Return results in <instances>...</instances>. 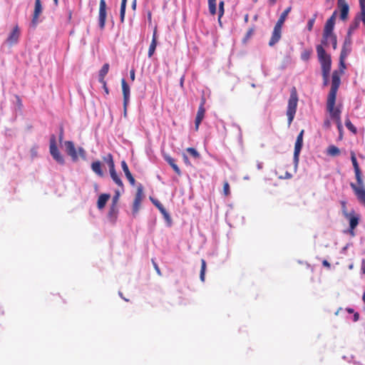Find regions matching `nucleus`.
Listing matches in <instances>:
<instances>
[{"label":"nucleus","instance_id":"f257e3e1","mask_svg":"<svg viewBox=\"0 0 365 365\" xmlns=\"http://www.w3.org/2000/svg\"><path fill=\"white\" fill-rule=\"evenodd\" d=\"M340 73L339 71H334L331 76V86L330 91L327 96V110L329 113L331 120H334L339 129L341 127V109L336 107V98L338 89L341 83Z\"/></svg>","mask_w":365,"mask_h":365},{"label":"nucleus","instance_id":"f03ea898","mask_svg":"<svg viewBox=\"0 0 365 365\" xmlns=\"http://www.w3.org/2000/svg\"><path fill=\"white\" fill-rule=\"evenodd\" d=\"M316 49L318 58L322 66L323 78H327V77L329 76L331 71V57L326 53L324 47L322 45H317Z\"/></svg>","mask_w":365,"mask_h":365},{"label":"nucleus","instance_id":"7ed1b4c3","mask_svg":"<svg viewBox=\"0 0 365 365\" xmlns=\"http://www.w3.org/2000/svg\"><path fill=\"white\" fill-rule=\"evenodd\" d=\"M298 104V95L297 90L293 87L290 91L289 98L288 100L287 108V115L288 118V125H290L294 118Z\"/></svg>","mask_w":365,"mask_h":365},{"label":"nucleus","instance_id":"20e7f679","mask_svg":"<svg viewBox=\"0 0 365 365\" xmlns=\"http://www.w3.org/2000/svg\"><path fill=\"white\" fill-rule=\"evenodd\" d=\"M49 150L53 158L60 165H63L65 163L63 155L59 152L57 145L56 139L55 135H51L50 138Z\"/></svg>","mask_w":365,"mask_h":365},{"label":"nucleus","instance_id":"39448f33","mask_svg":"<svg viewBox=\"0 0 365 365\" xmlns=\"http://www.w3.org/2000/svg\"><path fill=\"white\" fill-rule=\"evenodd\" d=\"M284 21H285L281 18H279L277 20L269 42V45L270 46H273L280 40L282 35V28Z\"/></svg>","mask_w":365,"mask_h":365},{"label":"nucleus","instance_id":"423d86ee","mask_svg":"<svg viewBox=\"0 0 365 365\" xmlns=\"http://www.w3.org/2000/svg\"><path fill=\"white\" fill-rule=\"evenodd\" d=\"M303 135H304V130H302L299 135L297 137V140L294 145V156H293V160L295 164V166H297L299 160V154L301 152V150L302 148L303 145Z\"/></svg>","mask_w":365,"mask_h":365},{"label":"nucleus","instance_id":"0eeeda50","mask_svg":"<svg viewBox=\"0 0 365 365\" xmlns=\"http://www.w3.org/2000/svg\"><path fill=\"white\" fill-rule=\"evenodd\" d=\"M143 198V187L141 185H140L137 188V192L134 198L133 205V215L135 217L140 207V204Z\"/></svg>","mask_w":365,"mask_h":365},{"label":"nucleus","instance_id":"6e6552de","mask_svg":"<svg viewBox=\"0 0 365 365\" xmlns=\"http://www.w3.org/2000/svg\"><path fill=\"white\" fill-rule=\"evenodd\" d=\"M106 16V2L105 0H101L99 5L98 25L101 29H103L105 27Z\"/></svg>","mask_w":365,"mask_h":365},{"label":"nucleus","instance_id":"1a4fd4ad","mask_svg":"<svg viewBox=\"0 0 365 365\" xmlns=\"http://www.w3.org/2000/svg\"><path fill=\"white\" fill-rule=\"evenodd\" d=\"M20 29L18 25H16L13 28L11 31L9 33L6 38V43L10 46H13L18 43L20 37Z\"/></svg>","mask_w":365,"mask_h":365},{"label":"nucleus","instance_id":"9d476101","mask_svg":"<svg viewBox=\"0 0 365 365\" xmlns=\"http://www.w3.org/2000/svg\"><path fill=\"white\" fill-rule=\"evenodd\" d=\"M42 10L43 9L41 0H35L34 11L31 22V26H32L34 29L36 28L38 23V16L41 14Z\"/></svg>","mask_w":365,"mask_h":365},{"label":"nucleus","instance_id":"9b49d317","mask_svg":"<svg viewBox=\"0 0 365 365\" xmlns=\"http://www.w3.org/2000/svg\"><path fill=\"white\" fill-rule=\"evenodd\" d=\"M337 8L340 12V19L342 21L346 20L348 17L349 11V6L346 0H338Z\"/></svg>","mask_w":365,"mask_h":365},{"label":"nucleus","instance_id":"f8f14e48","mask_svg":"<svg viewBox=\"0 0 365 365\" xmlns=\"http://www.w3.org/2000/svg\"><path fill=\"white\" fill-rule=\"evenodd\" d=\"M205 101L204 98L202 99L201 103L198 108L197 115L195 120V130L199 129V126L205 117V109L204 108Z\"/></svg>","mask_w":365,"mask_h":365},{"label":"nucleus","instance_id":"ddd939ff","mask_svg":"<svg viewBox=\"0 0 365 365\" xmlns=\"http://www.w3.org/2000/svg\"><path fill=\"white\" fill-rule=\"evenodd\" d=\"M122 90L123 95V107L125 113H126L127 106L130 100V87L126 83L125 80L123 78L121 80Z\"/></svg>","mask_w":365,"mask_h":365},{"label":"nucleus","instance_id":"4468645a","mask_svg":"<svg viewBox=\"0 0 365 365\" xmlns=\"http://www.w3.org/2000/svg\"><path fill=\"white\" fill-rule=\"evenodd\" d=\"M352 40L350 36H346L344 41L340 56L342 58H346L351 51Z\"/></svg>","mask_w":365,"mask_h":365},{"label":"nucleus","instance_id":"2eb2a0df","mask_svg":"<svg viewBox=\"0 0 365 365\" xmlns=\"http://www.w3.org/2000/svg\"><path fill=\"white\" fill-rule=\"evenodd\" d=\"M64 146L66 152L70 155L73 161L77 160L78 154L74 143L71 140L65 141Z\"/></svg>","mask_w":365,"mask_h":365},{"label":"nucleus","instance_id":"dca6fc26","mask_svg":"<svg viewBox=\"0 0 365 365\" xmlns=\"http://www.w3.org/2000/svg\"><path fill=\"white\" fill-rule=\"evenodd\" d=\"M337 13H338V11L335 10L333 12L332 15L327 21L325 26H324V31L326 32V34H333V30L334 28L335 20H336V16Z\"/></svg>","mask_w":365,"mask_h":365},{"label":"nucleus","instance_id":"f3484780","mask_svg":"<svg viewBox=\"0 0 365 365\" xmlns=\"http://www.w3.org/2000/svg\"><path fill=\"white\" fill-rule=\"evenodd\" d=\"M345 218L349 222V228L355 229L359 224L360 216L352 210Z\"/></svg>","mask_w":365,"mask_h":365},{"label":"nucleus","instance_id":"a211bd4d","mask_svg":"<svg viewBox=\"0 0 365 365\" xmlns=\"http://www.w3.org/2000/svg\"><path fill=\"white\" fill-rule=\"evenodd\" d=\"M121 167H122L123 171L125 173V177L128 180V181L130 183V185H134L135 183V178H133V176L130 173V172L129 170V168H128V165H127V163H126V162L125 160L121 161Z\"/></svg>","mask_w":365,"mask_h":365},{"label":"nucleus","instance_id":"6ab92c4d","mask_svg":"<svg viewBox=\"0 0 365 365\" xmlns=\"http://www.w3.org/2000/svg\"><path fill=\"white\" fill-rule=\"evenodd\" d=\"M163 158L171 166L178 175H181V170L175 163L174 158L167 154L163 155Z\"/></svg>","mask_w":365,"mask_h":365},{"label":"nucleus","instance_id":"aec40b11","mask_svg":"<svg viewBox=\"0 0 365 365\" xmlns=\"http://www.w3.org/2000/svg\"><path fill=\"white\" fill-rule=\"evenodd\" d=\"M157 46V30L156 29L153 31V38L151 43L149 46L148 56L149 58L152 57L155 53Z\"/></svg>","mask_w":365,"mask_h":365},{"label":"nucleus","instance_id":"412c9836","mask_svg":"<svg viewBox=\"0 0 365 365\" xmlns=\"http://www.w3.org/2000/svg\"><path fill=\"white\" fill-rule=\"evenodd\" d=\"M359 25L360 19L356 17L354 20L350 24L346 36H350L351 38V36L354 33V31L359 29Z\"/></svg>","mask_w":365,"mask_h":365},{"label":"nucleus","instance_id":"4be33fe9","mask_svg":"<svg viewBox=\"0 0 365 365\" xmlns=\"http://www.w3.org/2000/svg\"><path fill=\"white\" fill-rule=\"evenodd\" d=\"M110 195L109 194H106V193H104V194H101L99 197H98V202H97V207L99 210H102L107 201L109 200Z\"/></svg>","mask_w":365,"mask_h":365},{"label":"nucleus","instance_id":"5701e85b","mask_svg":"<svg viewBox=\"0 0 365 365\" xmlns=\"http://www.w3.org/2000/svg\"><path fill=\"white\" fill-rule=\"evenodd\" d=\"M91 169L97 175L100 177L103 176V172L101 169V163L98 160L94 161L91 164Z\"/></svg>","mask_w":365,"mask_h":365},{"label":"nucleus","instance_id":"b1692460","mask_svg":"<svg viewBox=\"0 0 365 365\" xmlns=\"http://www.w3.org/2000/svg\"><path fill=\"white\" fill-rule=\"evenodd\" d=\"M110 171V177L112 178V180H113V182L119 187H120L122 189H123V183L121 180V179L120 178V177L118 175L116 171H115V169H113V170H109Z\"/></svg>","mask_w":365,"mask_h":365},{"label":"nucleus","instance_id":"393cba45","mask_svg":"<svg viewBox=\"0 0 365 365\" xmlns=\"http://www.w3.org/2000/svg\"><path fill=\"white\" fill-rule=\"evenodd\" d=\"M109 71V64L105 63L101 70L99 71L98 73V81L102 82V81H104L105 76L107 75L108 72Z\"/></svg>","mask_w":365,"mask_h":365},{"label":"nucleus","instance_id":"a878e982","mask_svg":"<svg viewBox=\"0 0 365 365\" xmlns=\"http://www.w3.org/2000/svg\"><path fill=\"white\" fill-rule=\"evenodd\" d=\"M105 163L108 165L109 170L115 169V164L113 161V155L110 153L107 154L103 158Z\"/></svg>","mask_w":365,"mask_h":365},{"label":"nucleus","instance_id":"bb28decb","mask_svg":"<svg viewBox=\"0 0 365 365\" xmlns=\"http://www.w3.org/2000/svg\"><path fill=\"white\" fill-rule=\"evenodd\" d=\"M327 154L330 156H337L340 154V150L334 145H331L327 148Z\"/></svg>","mask_w":365,"mask_h":365},{"label":"nucleus","instance_id":"cd10ccee","mask_svg":"<svg viewBox=\"0 0 365 365\" xmlns=\"http://www.w3.org/2000/svg\"><path fill=\"white\" fill-rule=\"evenodd\" d=\"M208 9L211 15L217 14V0H208Z\"/></svg>","mask_w":365,"mask_h":365},{"label":"nucleus","instance_id":"c85d7f7f","mask_svg":"<svg viewBox=\"0 0 365 365\" xmlns=\"http://www.w3.org/2000/svg\"><path fill=\"white\" fill-rule=\"evenodd\" d=\"M333 34H326V32L323 31V36L322 39V46H328L329 43L331 41V36Z\"/></svg>","mask_w":365,"mask_h":365},{"label":"nucleus","instance_id":"c756f323","mask_svg":"<svg viewBox=\"0 0 365 365\" xmlns=\"http://www.w3.org/2000/svg\"><path fill=\"white\" fill-rule=\"evenodd\" d=\"M201 269L200 274V278L202 282L205 281V269H206V262L205 259H201Z\"/></svg>","mask_w":365,"mask_h":365},{"label":"nucleus","instance_id":"7c9ffc66","mask_svg":"<svg viewBox=\"0 0 365 365\" xmlns=\"http://www.w3.org/2000/svg\"><path fill=\"white\" fill-rule=\"evenodd\" d=\"M126 3H127V1H121L120 10V19L121 22L124 21Z\"/></svg>","mask_w":365,"mask_h":365},{"label":"nucleus","instance_id":"2f4dec72","mask_svg":"<svg viewBox=\"0 0 365 365\" xmlns=\"http://www.w3.org/2000/svg\"><path fill=\"white\" fill-rule=\"evenodd\" d=\"M117 213H118V208H117L116 205L112 204V205L110 207L109 212H108L109 217H113L115 220L117 217Z\"/></svg>","mask_w":365,"mask_h":365},{"label":"nucleus","instance_id":"473e14b6","mask_svg":"<svg viewBox=\"0 0 365 365\" xmlns=\"http://www.w3.org/2000/svg\"><path fill=\"white\" fill-rule=\"evenodd\" d=\"M311 54H312V50H310V49L304 50L301 54L302 60L304 61H307L309 59Z\"/></svg>","mask_w":365,"mask_h":365},{"label":"nucleus","instance_id":"72a5a7b5","mask_svg":"<svg viewBox=\"0 0 365 365\" xmlns=\"http://www.w3.org/2000/svg\"><path fill=\"white\" fill-rule=\"evenodd\" d=\"M224 5H225L224 1H220L219 2V6H218V20H219V21H220V19L222 17V16L224 15V13H225Z\"/></svg>","mask_w":365,"mask_h":365},{"label":"nucleus","instance_id":"f704fd0d","mask_svg":"<svg viewBox=\"0 0 365 365\" xmlns=\"http://www.w3.org/2000/svg\"><path fill=\"white\" fill-rule=\"evenodd\" d=\"M351 160L354 170L360 169L354 152H351Z\"/></svg>","mask_w":365,"mask_h":365},{"label":"nucleus","instance_id":"c9c22d12","mask_svg":"<svg viewBox=\"0 0 365 365\" xmlns=\"http://www.w3.org/2000/svg\"><path fill=\"white\" fill-rule=\"evenodd\" d=\"M186 151L189 153L194 158H199L200 155L195 148H187Z\"/></svg>","mask_w":365,"mask_h":365},{"label":"nucleus","instance_id":"e433bc0d","mask_svg":"<svg viewBox=\"0 0 365 365\" xmlns=\"http://www.w3.org/2000/svg\"><path fill=\"white\" fill-rule=\"evenodd\" d=\"M160 213L163 215L164 219L168 222L169 225H171L172 220L170 216V214L168 212V211L165 210V208L163 210H161Z\"/></svg>","mask_w":365,"mask_h":365},{"label":"nucleus","instance_id":"4c0bfd02","mask_svg":"<svg viewBox=\"0 0 365 365\" xmlns=\"http://www.w3.org/2000/svg\"><path fill=\"white\" fill-rule=\"evenodd\" d=\"M345 125L347 128V129L349 130L350 131H351L353 133H356V127L351 123V122L350 121L349 119H347L345 121Z\"/></svg>","mask_w":365,"mask_h":365},{"label":"nucleus","instance_id":"58836bf2","mask_svg":"<svg viewBox=\"0 0 365 365\" xmlns=\"http://www.w3.org/2000/svg\"><path fill=\"white\" fill-rule=\"evenodd\" d=\"M316 18H317V14H315L314 15V16L308 21L307 24V29L308 31H311L312 30Z\"/></svg>","mask_w":365,"mask_h":365},{"label":"nucleus","instance_id":"ea45409f","mask_svg":"<svg viewBox=\"0 0 365 365\" xmlns=\"http://www.w3.org/2000/svg\"><path fill=\"white\" fill-rule=\"evenodd\" d=\"M346 58H342V56H340L339 57V68H340V74L344 73V71L346 68V65L344 63V61Z\"/></svg>","mask_w":365,"mask_h":365},{"label":"nucleus","instance_id":"a19ab883","mask_svg":"<svg viewBox=\"0 0 365 365\" xmlns=\"http://www.w3.org/2000/svg\"><path fill=\"white\" fill-rule=\"evenodd\" d=\"M150 200L160 212L165 209L163 205L158 200L150 197Z\"/></svg>","mask_w":365,"mask_h":365},{"label":"nucleus","instance_id":"79ce46f5","mask_svg":"<svg viewBox=\"0 0 365 365\" xmlns=\"http://www.w3.org/2000/svg\"><path fill=\"white\" fill-rule=\"evenodd\" d=\"M292 10V6L287 7L280 15L279 18L282 19L283 20H286L288 14Z\"/></svg>","mask_w":365,"mask_h":365},{"label":"nucleus","instance_id":"37998d69","mask_svg":"<svg viewBox=\"0 0 365 365\" xmlns=\"http://www.w3.org/2000/svg\"><path fill=\"white\" fill-rule=\"evenodd\" d=\"M341 205L342 213L345 217L347 215L349 214V212L346 210V202L345 201H341Z\"/></svg>","mask_w":365,"mask_h":365},{"label":"nucleus","instance_id":"c03bdc74","mask_svg":"<svg viewBox=\"0 0 365 365\" xmlns=\"http://www.w3.org/2000/svg\"><path fill=\"white\" fill-rule=\"evenodd\" d=\"M361 7V17H365V4L364 1L359 0Z\"/></svg>","mask_w":365,"mask_h":365},{"label":"nucleus","instance_id":"a18cd8bd","mask_svg":"<svg viewBox=\"0 0 365 365\" xmlns=\"http://www.w3.org/2000/svg\"><path fill=\"white\" fill-rule=\"evenodd\" d=\"M233 126H235V127H236L237 128L238 132H239V133H238V139H239V141L240 143H242V130H241L240 126L238 125H236V124H233Z\"/></svg>","mask_w":365,"mask_h":365},{"label":"nucleus","instance_id":"49530a36","mask_svg":"<svg viewBox=\"0 0 365 365\" xmlns=\"http://www.w3.org/2000/svg\"><path fill=\"white\" fill-rule=\"evenodd\" d=\"M330 43H331L333 48L336 49V45H337V40H336V36L334 34H333V35L331 36Z\"/></svg>","mask_w":365,"mask_h":365},{"label":"nucleus","instance_id":"de8ad7c7","mask_svg":"<svg viewBox=\"0 0 365 365\" xmlns=\"http://www.w3.org/2000/svg\"><path fill=\"white\" fill-rule=\"evenodd\" d=\"M223 190H224V192H225V195H229L230 193V185H229V183L228 182H225L224 184V186H223Z\"/></svg>","mask_w":365,"mask_h":365},{"label":"nucleus","instance_id":"09e8293b","mask_svg":"<svg viewBox=\"0 0 365 365\" xmlns=\"http://www.w3.org/2000/svg\"><path fill=\"white\" fill-rule=\"evenodd\" d=\"M100 83H101L102 84V86H103V90H104V91H105V93H106V95H108V94L109 93V90H108V87H107L106 81L104 80V81H102V82H100Z\"/></svg>","mask_w":365,"mask_h":365},{"label":"nucleus","instance_id":"8fccbe9b","mask_svg":"<svg viewBox=\"0 0 365 365\" xmlns=\"http://www.w3.org/2000/svg\"><path fill=\"white\" fill-rule=\"evenodd\" d=\"M119 196H120L119 192L116 191L115 195L113 197V203L112 204H115V205L117 204L118 199H119Z\"/></svg>","mask_w":365,"mask_h":365},{"label":"nucleus","instance_id":"3c124183","mask_svg":"<svg viewBox=\"0 0 365 365\" xmlns=\"http://www.w3.org/2000/svg\"><path fill=\"white\" fill-rule=\"evenodd\" d=\"M78 153H79V155H80L81 157L85 158V156H86V152H85L84 149H83V148L80 147V148H78Z\"/></svg>","mask_w":365,"mask_h":365},{"label":"nucleus","instance_id":"603ef678","mask_svg":"<svg viewBox=\"0 0 365 365\" xmlns=\"http://www.w3.org/2000/svg\"><path fill=\"white\" fill-rule=\"evenodd\" d=\"M31 153L32 158L36 157V155H37V150H36V148H32L31 149Z\"/></svg>","mask_w":365,"mask_h":365},{"label":"nucleus","instance_id":"864d4df0","mask_svg":"<svg viewBox=\"0 0 365 365\" xmlns=\"http://www.w3.org/2000/svg\"><path fill=\"white\" fill-rule=\"evenodd\" d=\"M183 160L186 165H190V161L187 156L185 154L182 155Z\"/></svg>","mask_w":365,"mask_h":365},{"label":"nucleus","instance_id":"5fc2aeb1","mask_svg":"<svg viewBox=\"0 0 365 365\" xmlns=\"http://www.w3.org/2000/svg\"><path fill=\"white\" fill-rule=\"evenodd\" d=\"M359 314L358 312H354V318H353V321L354 322H357L359 321Z\"/></svg>","mask_w":365,"mask_h":365},{"label":"nucleus","instance_id":"6e6d98bb","mask_svg":"<svg viewBox=\"0 0 365 365\" xmlns=\"http://www.w3.org/2000/svg\"><path fill=\"white\" fill-rule=\"evenodd\" d=\"M130 79L132 81H134L135 80V71L134 69H132L130 71Z\"/></svg>","mask_w":365,"mask_h":365},{"label":"nucleus","instance_id":"4d7b16f0","mask_svg":"<svg viewBox=\"0 0 365 365\" xmlns=\"http://www.w3.org/2000/svg\"><path fill=\"white\" fill-rule=\"evenodd\" d=\"M361 272L365 274V259H362Z\"/></svg>","mask_w":365,"mask_h":365},{"label":"nucleus","instance_id":"13d9d810","mask_svg":"<svg viewBox=\"0 0 365 365\" xmlns=\"http://www.w3.org/2000/svg\"><path fill=\"white\" fill-rule=\"evenodd\" d=\"M322 264L328 268H330L331 265L329 263V262L326 259H324L323 262H322Z\"/></svg>","mask_w":365,"mask_h":365},{"label":"nucleus","instance_id":"bf43d9fd","mask_svg":"<svg viewBox=\"0 0 365 365\" xmlns=\"http://www.w3.org/2000/svg\"><path fill=\"white\" fill-rule=\"evenodd\" d=\"M153 264H154V267H155L156 272H158V274L160 275V269H159L158 264L155 262H153Z\"/></svg>","mask_w":365,"mask_h":365},{"label":"nucleus","instance_id":"052dcab7","mask_svg":"<svg viewBox=\"0 0 365 365\" xmlns=\"http://www.w3.org/2000/svg\"><path fill=\"white\" fill-rule=\"evenodd\" d=\"M346 312L349 314L354 313V310L352 308L348 307L346 309Z\"/></svg>","mask_w":365,"mask_h":365},{"label":"nucleus","instance_id":"680f3d73","mask_svg":"<svg viewBox=\"0 0 365 365\" xmlns=\"http://www.w3.org/2000/svg\"><path fill=\"white\" fill-rule=\"evenodd\" d=\"M349 232L351 236L355 235L354 229L349 228Z\"/></svg>","mask_w":365,"mask_h":365},{"label":"nucleus","instance_id":"e2e57ef3","mask_svg":"<svg viewBox=\"0 0 365 365\" xmlns=\"http://www.w3.org/2000/svg\"><path fill=\"white\" fill-rule=\"evenodd\" d=\"M330 125V123H329V120H327L324 121V126L325 127H329Z\"/></svg>","mask_w":365,"mask_h":365},{"label":"nucleus","instance_id":"0e129e2a","mask_svg":"<svg viewBox=\"0 0 365 365\" xmlns=\"http://www.w3.org/2000/svg\"><path fill=\"white\" fill-rule=\"evenodd\" d=\"M257 166L259 170H261L262 168V163H258Z\"/></svg>","mask_w":365,"mask_h":365},{"label":"nucleus","instance_id":"69168bd1","mask_svg":"<svg viewBox=\"0 0 365 365\" xmlns=\"http://www.w3.org/2000/svg\"><path fill=\"white\" fill-rule=\"evenodd\" d=\"M328 78H329V76L327 77V78H324V86L327 85V83H328Z\"/></svg>","mask_w":365,"mask_h":365},{"label":"nucleus","instance_id":"338daca9","mask_svg":"<svg viewBox=\"0 0 365 365\" xmlns=\"http://www.w3.org/2000/svg\"><path fill=\"white\" fill-rule=\"evenodd\" d=\"M135 6H136V1H135V0H134V1H133V4H132V7H133V9H135Z\"/></svg>","mask_w":365,"mask_h":365},{"label":"nucleus","instance_id":"774afa93","mask_svg":"<svg viewBox=\"0 0 365 365\" xmlns=\"http://www.w3.org/2000/svg\"><path fill=\"white\" fill-rule=\"evenodd\" d=\"M362 300H363V302H364V304H365V292L363 293Z\"/></svg>","mask_w":365,"mask_h":365}]
</instances>
